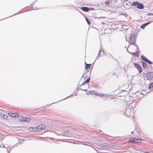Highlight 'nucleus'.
<instances>
[{
    "label": "nucleus",
    "mask_w": 153,
    "mask_h": 153,
    "mask_svg": "<svg viewBox=\"0 0 153 153\" xmlns=\"http://www.w3.org/2000/svg\"><path fill=\"white\" fill-rule=\"evenodd\" d=\"M135 38L134 37H131L129 40V47L131 48V49L132 48H134L137 50L138 49V47L137 45L135 44ZM135 50H136V49H135Z\"/></svg>",
    "instance_id": "obj_1"
},
{
    "label": "nucleus",
    "mask_w": 153,
    "mask_h": 153,
    "mask_svg": "<svg viewBox=\"0 0 153 153\" xmlns=\"http://www.w3.org/2000/svg\"><path fill=\"white\" fill-rule=\"evenodd\" d=\"M82 79L85 81L82 84V85L85 83H89L90 81V77H88L87 76H85V74H84L82 76Z\"/></svg>",
    "instance_id": "obj_2"
},
{
    "label": "nucleus",
    "mask_w": 153,
    "mask_h": 153,
    "mask_svg": "<svg viewBox=\"0 0 153 153\" xmlns=\"http://www.w3.org/2000/svg\"><path fill=\"white\" fill-rule=\"evenodd\" d=\"M142 140L141 139H137L136 138L134 137L130 139V140L127 142V143L131 142L138 143H140Z\"/></svg>",
    "instance_id": "obj_3"
},
{
    "label": "nucleus",
    "mask_w": 153,
    "mask_h": 153,
    "mask_svg": "<svg viewBox=\"0 0 153 153\" xmlns=\"http://www.w3.org/2000/svg\"><path fill=\"white\" fill-rule=\"evenodd\" d=\"M134 67L138 70L139 72L141 73L143 71L142 66L137 63H134Z\"/></svg>",
    "instance_id": "obj_4"
},
{
    "label": "nucleus",
    "mask_w": 153,
    "mask_h": 153,
    "mask_svg": "<svg viewBox=\"0 0 153 153\" xmlns=\"http://www.w3.org/2000/svg\"><path fill=\"white\" fill-rule=\"evenodd\" d=\"M8 114L10 117L13 118H18L19 116V114L17 113H14L10 112L8 113Z\"/></svg>",
    "instance_id": "obj_5"
},
{
    "label": "nucleus",
    "mask_w": 153,
    "mask_h": 153,
    "mask_svg": "<svg viewBox=\"0 0 153 153\" xmlns=\"http://www.w3.org/2000/svg\"><path fill=\"white\" fill-rule=\"evenodd\" d=\"M148 79L150 80L153 81V73L149 72L147 74Z\"/></svg>",
    "instance_id": "obj_6"
},
{
    "label": "nucleus",
    "mask_w": 153,
    "mask_h": 153,
    "mask_svg": "<svg viewBox=\"0 0 153 153\" xmlns=\"http://www.w3.org/2000/svg\"><path fill=\"white\" fill-rule=\"evenodd\" d=\"M85 68L86 70H89L91 69V64H87L85 62Z\"/></svg>",
    "instance_id": "obj_7"
},
{
    "label": "nucleus",
    "mask_w": 153,
    "mask_h": 153,
    "mask_svg": "<svg viewBox=\"0 0 153 153\" xmlns=\"http://www.w3.org/2000/svg\"><path fill=\"white\" fill-rule=\"evenodd\" d=\"M137 7L138 9H141L143 8L144 6L142 4L138 3Z\"/></svg>",
    "instance_id": "obj_8"
},
{
    "label": "nucleus",
    "mask_w": 153,
    "mask_h": 153,
    "mask_svg": "<svg viewBox=\"0 0 153 153\" xmlns=\"http://www.w3.org/2000/svg\"><path fill=\"white\" fill-rule=\"evenodd\" d=\"M81 9L83 11L85 12H88L89 10V8L87 7H82L81 8Z\"/></svg>",
    "instance_id": "obj_9"
},
{
    "label": "nucleus",
    "mask_w": 153,
    "mask_h": 153,
    "mask_svg": "<svg viewBox=\"0 0 153 153\" xmlns=\"http://www.w3.org/2000/svg\"><path fill=\"white\" fill-rule=\"evenodd\" d=\"M110 4L109 0H107L105 3V5L106 7H108Z\"/></svg>",
    "instance_id": "obj_10"
},
{
    "label": "nucleus",
    "mask_w": 153,
    "mask_h": 153,
    "mask_svg": "<svg viewBox=\"0 0 153 153\" xmlns=\"http://www.w3.org/2000/svg\"><path fill=\"white\" fill-rule=\"evenodd\" d=\"M104 53V52L103 51L101 50H100L98 54V57H101L102 56V55H103Z\"/></svg>",
    "instance_id": "obj_11"
},
{
    "label": "nucleus",
    "mask_w": 153,
    "mask_h": 153,
    "mask_svg": "<svg viewBox=\"0 0 153 153\" xmlns=\"http://www.w3.org/2000/svg\"><path fill=\"white\" fill-rule=\"evenodd\" d=\"M87 94H91L97 95V94L95 92V91H88V93H87Z\"/></svg>",
    "instance_id": "obj_12"
},
{
    "label": "nucleus",
    "mask_w": 153,
    "mask_h": 153,
    "mask_svg": "<svg viewBox=\"0 0 153 153\" xmlns=\"http://www.w3.org/2000/svg\"><path fill=\"white\" fill-rule=\"evenodd\" d=\"M26 117L24 116H21L20 117L19 120L22 122H25Z\"/></svg>",
    "instance_id": "obj_13"
},
{
    "label": "nucleus",
    "mask_w": 153,
    "mask_h": 153,
    "mask_svg": "<svg viewBox=\"0 0 153 153\" xmlns=\"http://www.w3.org/2000/svg\"><path fill=\"white\" fill-rule=\"evenodd\" d=\"M151 22H148V23H146L145 24H143L141 25V27L142 28H145V27L147 25H148L149 24H150V23Z\"/></svg>",
    "instance_id": "obj_14"
},
{
    "label": "nucleus",
    "mask_w": 153,
    "mask_h": 153,
    "mask_svg": "<svg viewBox=\"0 0 153 153\" xmlns=\"http://www.w3.org/2000/svg\"><path fill=\"white\" fill-rule=\"evenodd\" d=\"M29 129L30 131H31L32 130L33 131H37L38 130V128L37 127L34 128H30Z\"/></svg>",
    "instance_id": "obj_15"
},
{
    "label": "nucleus",
    "mask_w": 153,
    "mask_h": 153,
    "mask_svg": "<svg viewBox=\"0 0 153 153\" xmlns=\"http://www.w3.org/2000/svg\"><path fill=\"white\" fill-rule=\"evenodd\" d=\"M31 120V118L30 117H26L25 122H29Z\"/></svg>",
    "instance_id": "obj_16"
},
{
    "label": "nucleus",
    "mask_w": 153,
    "mask_h": 153,
    "mask_svg": "<svg viewBox=\"0 0 153 153\" xmlns=\"http://www.w3.org/2000/svg\"><path fill=\"white\" fill-rule=\"evenodd\" d=\"M130 53L131 54H132L134 56H138V51H136L135 53H134L133 52H130Z\"/></svg>",
    "instance_id": "obj_17"
},
{
    "label": "nucleus",
    "mask_w": 153,
    "mask_h": 153,
    "mask_svg": "<svg viewBox=\"0 0 153 153\" xmlns=\"http://www.w3.org/2000/svg\"><path fill=\"white\" fill-rule=\"evenodd\" d=\"M42 126L41 127V128L39 129V131L41 130H44L46 128L45 125H42Z\"/></svg>",
    "instance_id": "obj_18"
},
{
    "label": "nucleus",
    "mask_w": 153,
    "mask_h": 153,
    "mask_svg": "<svg viewBox=\"0 0 153 153\" xmlns=\"http://www.w3.org/2000/svg\"><path fill=\"white\" fill-rule=\"evenodd\" d=\"M138 3H139L138 2H137V1L136 2H134L132 3V4L133 6H137Z\"/></svg>",
    "instance_id": "obj_19"
},
{
    "label": "nucleus",
    "mask_w": 153,
    "mask_h": 153,
    "mask_svg": "<svg viewBox=\"0 0 153 153\" xmlns=\"http://www.w3.org/2000/svg\"><path fill=\"white\" fill-rule=\"evenodd\" d=\"M141 58L145 62L148 61V59L146 58L143 56H141Z\"/></svg>",
    "instance_id": "obj_20"
},
{
    "label": "nucleus",
    "mask_w": 153,
    "mask_h": 153,
    "mask_svg": "<svg viewBox=\"0 0 153 153\" xmlns=\"http://www.w3.org/2000/svg\"><path fill=\"white\" fill-rule=\"evenodd\" d=\"M101 146H104V147H105V146H108V144L107 143H103V144H101Z\"/></svg>",
    "instance_id": "obj_21"
},
{
    "label": "nucleus",
    "mask_w": 153,
    "mask_h": 153,
    "mask_svg": "<svg viewBox=\"0 0 153 153\" xmlns=\"http://www.w3.org/2000/svg\"><path fill=\"white\" fill-rule=\"evenodd\" d=\"M97 95L102 97L104 96L105 95L104 94H97Z\"/></svg>",
    "instance_id": "obj_22"
},
{
    "label": "nucleus",
    "mask_w": 153,
    "mask_h": 153,
    "mask_svg": "<svg viewBox=\"0 0 153 153\" xmlns=\"http://www.w3.org/2000/svg\"><path fill=\"white\" fill-rule=\"evenodd\" d=\"M153 87V83H150L149 85V89H151Z\"/></svg>",
    "instance_id": "obj_23"
},
{
    "label": "nucleus",
    "mask_w": 153,
    "mask_h": 153,
    "mask_svg": "<svg viewBox=\"0 0 153 153\" xmlns=\"http://www.w3.org/2000/svg\"><path fill=\"white\" fill-rule=\"evenodd\" d=\"M2 117L6 119H7V118L8 116H7V115L3 114L2 115Z\"/></svg>",
    "instance_id": "obj_24"
},
{
    "label": "nucleus",
    "mask_w": 153,
    "mask_h": 153,
    "mask_svg": "<svg viewBox=\"0 0 153 153\" xmlns=\"http://www.w3.org/2000/svg\"><path fill=\"white\" fill-rule=\"evenodd\" d=\"M85 19L88 24V25H90V22H89V21L88 20V19L87 18H85Z\"/></svg>",
    "instance_id": "obj_25"
},
{
    "label": "nucleus",
    "mask_w": 153,
    "mask_h": 153,
    "mask_svg": "<svg viewBox=\"0 0 153 153\" xmlns=\"http://www.w3.org/2000/svg\"><path fill=\"white\" fill-rule=\"evenodd\" d=\"M121 15H124L125 16H127L128 15L126 13H123L121 14Z\"/></svg>",
    "instance_id": "obj_26"
},
{
    "label": "nucleus",
    "mask_w": 153,
    "mask_h": 153,
    "mask_svg": "<svg viewBox=\"0 0 153 153\" xmlns=\"http://www.w3.org/2000/svg\"><path fill=\"white\" fill-rule=\"evenodd\" d=\"M148 15L153 16V13H149L147 14Z\"/></svg>",
    "instance_id": "obj_27"
},
{
    "label": "nucleus",
    "mask_w": 153,
    "mask_h": 153,
    "mask_svg": "<svg viewBox=\"0 0 153 153\" xmlns=\"http://www.w3.org/2000/svg\"><path fill=\"white\" fill-rule=\"evenodd\" d=\"M65 133H66V134H68L69 133V131H68H68H66L65 132Z\"/></svg>",
    "instance_id": "obj_28"
},
{
    "label": "nucleus",
    "mask_w": 153,
    "mask_h": 153,
    "mask_svg": "<svg viewBox=\"0 0 153 153\" xmlns=\"http://www.w3.org/2000/svg\"><path fill=\"white\" fill-rule=\"evenodd\" d=\"M143 152L144 153H150L149 152H144V151H141V152Z\"/></svg>",
    "instance_id": "obj_29"
},
{
    "label": "nucleus",
    "mask_w": 153,
    "mask_h": 153,
    "mask_svg": "<svg viewBox=\"0 0 153 153\" xmlns=\"http://www.w3.org/2000/svg\"><path fill=\"white\" fill-rule=\"evenodd\" d=\"M146 62H148V63H149V64H151V62L149 60H148V61H146Z\"/></svg>",
    "instance_id": "obj_30"
},
{
    "label": "nucleus",
    "mask_w": 153,
    "mask_h": 153,
    "mask_svg": "<svg viewBox=\"0 0 153 153\" xmlns=\"http://www.w3.org/2000/svg\"><path fill=\"white\" fill-rule=\"evenodd\" d=\"M6 151L7 152V153H9V152L8 149H7Z\"/></svg>",
    "instance_id": "obj_31"
},
{
    "label": "nucleus",
    "mask_w": 153,
    "mask_h": 153,
    "mask_svg": "<svg viewBox=\"0 0 153 153\" xmlns=\"http://www.w3.org/2000/svg\"><path fill=\"white\" fill-rule=\"evenodd\" d=\"M33 6H32V9L34 10V9H36L35 8H33Z\"/></svg>",
    "instance_id": "obj_32"
},
{
    "label": "nucleus",
    "mask_w": 153,
    "mask_h": 153,
    "mask_svg": "<svg viewBox=\"0 0 153 153\" xmlns=\"http://www.w3.org/2000/svg\"><path fill=\"white\" fill-rule=\"evenodd\" d=\"M134 132L133 131H132V132H131V133L132 134H133Z\"/></svg>",
    "instance_id": "obj_33"
},
{
    "label": "nucleus",
    "mask_w": 153,
    "mask_h": 153,
    "mask_svg": "<svg viewBox=\"0 0 153 153\" xmlns=\"http://www.w3.org/2000/svg\"><path fill=\"white\" fill-rule=\"evenodd\" d=\"M128 0H124L125 1H127Z\"/></svg>",
    "instance_id": "obj_34"
},
{
    "label": "nucleus",
    "mask_w": 153,
    "mask_h": 153,
    "mask_svg": "<svg viewBox=\"0 0 153 153\" xmlns=\"http://www.w3.org/2000/svg\"><path fill=\"white\" fill-rule=\"evenodd\" d=\"M131 51H133V50H131Z\"/></svg>",
    "instance_id": "obj_35"
},
{
    "label": "nucleus",
    "mask_w": 153,
    "mask_h": 153,
    "mask_svg": "<svg viewBox=\"0 0 153 153\" xmlns=\"http://www.w3.org/2000/svg\"><path fill=\"white\" fill-rule=\"evenodd\" d=\"M143 67H144V65H143Z\"/></svg>",
    "instance_id": "obj_36"
}]
</instances>
